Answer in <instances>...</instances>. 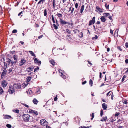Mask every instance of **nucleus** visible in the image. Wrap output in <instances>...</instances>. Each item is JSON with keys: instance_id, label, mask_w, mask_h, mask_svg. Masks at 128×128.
Instances as JSON below:
<instances>
[{"instance_id": "1", "label": "nucleus", "mask_w": 128, "mask_h": 128, "mask_svg": "<svg viewBox=\"0 0 128 128\" xmlns=\"http://www.w3.org/2000/svg\"><path fill=\"white\" fill-rule=\"evenodd\" d=\"M4 66H2V68H3L4 70L3 71V72H2L1 76V78L3 79V78L4 76H5L6 74L7 70H6V68H7V65L6 66V64L5 62H4Z\"/></svg>"}, {"instance_id": "2", "label": "nucleus", "mask_w": 128, "mask_h": 128, "mask_svg": "<svg viewBox=\"0 0 128 128\" xmlns=\"http://www.w3.org/2000/svg\"><path fill=\"white\" fill-rule=\"evenodd\" d=\"M8 92L10 94H13L15 92L14 87L11 85H9V88L8 89Z\"/></svg>"}, {"instance_id": "3", "label": "nucleus", "mask_w": 128, "mask_h": 128, "mask_svg": "<svg viewBox=\"0 0 128 128\" xmlns=\"http://www.w3.org/2000/svg\"><path fill=\"white\" fill-rule=\"evenodd\" d=\"M52 2V8H54L56 6H58L60 4L59 3V2L57 0H53V1Z\"/></svg>"}, {"instance_id": "4", "label": "nucleus", "mask_w": 128, "mask_h": 128, "mask_svg": "<svg viewBox=\"0 0 128 128\" xmlns=\"http://www.w3.org/2000/svg\"><path fill=\"white\" fill-rule=\"evenodd\" d=\"M4 58H2V57H0V60H1V61L2 62V59H3V60L4 61ZM6 60H7V61H6V62H5L4 61V62H5V63L6 64V66L7 65V66L8 65H9L10 62H11V60H10L8 58H6Z\"/></svg>"}, {"instance_id": "5", "label": "nucleus", "mask_w": 128, "mask_h": 128, "mask_svg": "<svg viewBox=\"0 0 128 128\" xmlns=\"http://www.w3.org/2000/svg\"><path fill=\"white\" fill-rule=\"evenodd\" d=\"M30 116L28 114H24L22 115L23 120L25 122H27L30 120Z\"/></svg>"}, {"instance_id": "6", "label": "nucleus", "mask_w": 128, "mask_h": 128, "mask_svg": "<svg viewBox=\"0 0 128 128\" xmlns=\"http://www.w3.org/2000/svg\"><path fill=\"white\" fill-rule=\"evenodd\" d=\"M58 70L60 73V74L61 77L64 79L66 78V75L65 74H63V72H64L60 69Z\"/></svg>"}, {"instance_id": "7", "label": "nucleus", "mask_w": 128, "mask_h": 128, "mask_svg": "<svg viewBox=\"0 0 128 128\" xmlns=\"http://www.w3.org/2000/svg\"><path fill=\"white\" fill-rule=\"evenodd\" d=\"M95 17H94L92 18V20H90L88 22V25L89 26H90L92 24H94L95 22Z\"/></svg>"}, {"instance_id": "8", "label": "nucleus", "mask_w": 128, "mask_h": 128, "mask_svg": "<svg viewBox=\"0 0 128 128\" xmlns=\"http://www.w3.org/2000/svg\"><path fill=\"white\" fill-rule=\"evenodd\" d=\"M40 123L41 125L44 126H45L47 122L45 120L42 119L40 120Z\"/></svg>"}, {"instance_id": "9", "label": "nucleus", "mask_w": 128, "mask_h": 128, "mask_svg": "<svg viewBox=\"0 0 128 128\" xmlns=\"http://www.w3.org/2000/svg\"><path fill=\"white\" fill-rule=\"evenodd\" d=\"M30 113H33L35 116H37L38 114V112L36 111L30 109L29 111Z\"/></svg>"}, {"instance_id": "10", "label": "nucleus", "mask_w": 128, "mask_h": 128, "mask_svg": "<svg viewBox=\"0 0 128 128\" xmlns=\"http://www.w3.org/2000/svg\"><path fill=\"white\" fill-rule=\"evenodd\" d=\"M26 60L24 58H22L19 64V66H21L23 65L26 62Z\"/></svg>"}, {"instance_id": "11", "label": "nucleus", "mask_w": 128, "mask_h": 128, "mask_svg": "<svg viewBox=\"0 0 128 128\" xmlns=\"http://www.w3.org/2000/svg\"><path fill=\"white\" fill-rule=\"evenodd\" d=\"M106 95L108 96H109L110 95L111 96V98L112 100H113V97H114V94L111 91H110L108 92L107 94Z\"/></svg>"}, {"instance_id": "12", "label": "nucleus", "mask_w": 128, "mask_h": 128, "mask_svg": "<svg viewBox=\"0 0 128 128\" xmlns=\"http://www.w3.org/2000/svg\"><path fill=\"white\" fill-rule=\"evenodd\" d=\"M1 84L2 86L4 88L8 84V83L5 80H4L2 81Z\"/></svg>"}, {"instance_id": "13", "label": "nucleus", "mask_w": 128, "mask_h": 128, "mask_svg": "<svg viewBox=\"0 0 128 128\" xmlns=\"http://www.w3.org/2000/svg\"><path fill=\"white\" fill-rule=\"evenodd\" d=\"M14 87L16 89H20L21 87V86L18 84H16V83H14L13 85Z\"/></svg>"}, {"instance_id": "14", "label": "nucleus", "mask_w": 128, "mask_h": 128, "mask_svg": "<svg viewBox=\"0 0 128 128\" xmlns=\"http://www.w3.org/2000/svg\"><path fill=\"white\" fill-rule=\"evenodd\" d=\"M60 23L62 25H65L66 24H68V22L66 21L62 20V19L60 18Z\"/></svg>"}, {"instance_id": "15", "label": "nucleus", "mask_w": 128, "mask_h": 128, "mask_svg": "<svg viewBox=\"0 0 128 128\" xmlns=\"http://www.w3.org/2000/svg\"><path fill=\"white\" fill-rule=\"evenodd\" d=\"M34 58L33 59H34V62L36 64H38L39 65L40 64H41V62L40 61H38V59L36 58Z\"/></svg>"}, {"instance_id": "16", "label": "nucleus", "mask_w": 128, "mask_h": 128, "mask_svg": "<svg viewBox=\"0 0 128 128\" xmlns=\"http://www.w3.org/2000/svg\"><path fill=\"white\" fill-rule=\"evenodd\" d=\"M96 8L100 12H104V10L101 9L98 6L96 7Z\"/></svg>"}, {"instance_id": "17", "label": "nucleus", "mask_w": 128, "mask_h": 128, "mask_svg": "<svg viewBox=\"0 0 128 128\" xmlns=\"http://www.w3.org/2000/svg\"><path fill=\"white\" fill-rule=\"evenodd\" d=\"M102 106L104 110H106L107 107V104L105 103H103L102 104Z\"/></svg>"}, {"instance_id": "18", "label": "nucleus", "mask_w": 128, "mask_h": 128, "mask_svg": "<svg viewBox=\"0 0 128 128\" xmlns=\"http://www.w3.org/2000/svg\"><path fill=\"white\" fill-rule=\"evenodd\" d=\"M100 19L101 22H104L106 21V19L104 16H101V18H100Z\"/></svg>"}, {"instance_id": "19", "label": "nucleus", "mask_w": 128, "mask_h": 128, "mask_svg": "<svg viewBox=\"0 0 128 128\" xmlns=\"http://www.w3.org/2000/svg\"><path fill=\"white\" fill-rule=\"evenodd\" d=\"M28 20H29L27 17H25L23 20V22L24 23H26Z\"/></svg>"}, {"instance_id": "20", "label": "nucleus", "mask_w": 128, "mask_h": 128, "mask_svg": "<svg viewBox=\"0 0 128 128\" xmlns=\"http://www.w3.org/2000/svg\"><path fill=\"white\" fill-rule=\"evenodd\" d=\"M102 119L101 120H100L102 122H103L104 121L106 122L107 119V118L106 116L105 117H104L102 118Z\"/></svg>"}, {"instance_id": "21", "label": "nucleus", "mask_w": 128, "mask_h": 128, "mask_svg": "<svg viewBox=\"0 0 128 128\" xmlns=\"http://www.w3.org/2000/svg\"><path fill=\"white\" fill-rule=\"evenodd\" d=\"M45 0H40L37 3V5L42 4Z\"/></svg>"}, {"instance_id": "22", "label": "nucleus", "mask_w": 128, "mask_h": 128, "mask_svg": "<svg viewBox=\"0 0 128 128\" xmlns=\"http://www.w3.org/2000/svg\"><path fill=\"white\" fill-rule=\"evenodd\" d=\"M31 78L32 77L30 76H28L26 78L27 82H29Z\"/></svg>"}, {"instance_id": "23", "label": "nucleus", "mask_w": 128, "mask_h": 128, "mask_svg": "<svg viewBox=\"0 0 128 128\" xmlns=\"http://www.w3.org/2000/svg\"><path fill=\"white\" fill-rule=\"evenodd\" d=\"M11 117V116L10 115H5L4 117V118L6 119H9Z\"/></svg>"}, {"instance_id": "24", "label": "nucleus", "mask_w": 128, "mask_h": 128, "mask_svg": "<svg viewBox=\"0 0 128 128\" xmlns=\"http://www.w3.org/2000/svg\"><path fill=\"white\" fill-rule=\"evenodd\" d=\"M32 101L34 104H37L38 102V101L35 98H34L33 100Z\"/></svg>"}, {"instance_id": "25", "label": "nucleus", "mask_w": 128, "mask_h": 128, "mask_svg": "<svg viewBox=\"0 0 128 128\" xmlns=\"http://www.w3.org/2000/svg\"><path fill=\"white\" fill-rule=\"evenodd\" d=\"M29 52L30 54L32 55V56H34L36 57V56L34 52L32 51H29Z\"/></svg>"}, {"instance_id": "26", "label": "nucleus", "mask_w": 128, "mask_h": 128, "mask_svg": "<svg viewBox=\"0 0 128 128\" xmlns=\"http://www.w3.org/2000/svg\"><path fill=\"white\" fill-rule=\"evenodd\" d=\"M104 16H109L110 14L109 13H104L103 14Z\"/></svg>"}, {"instance_id": "27", "label": "nucleus", "mask_w": 128, "mask_h": 128, "mask_svg": "<svg viewBox=\"0 0 128 128\" xmlns=\"http://www.w3.org/2000/svg\"><path fill=\"white\" fill-rule=\"evenodd\" d=\"M53 25L55 29L56 30L58 29V26L56 24V25L54 24Z\"/></svg>"}, {"instance_id": "28", "label": "nucleus", "mask_w": 128, "mask_h": 128, "mask_svg": "<svg viewBox=\"0 0 128 128\" xmlns=\"http://www.w3.org/2000/svg\"><path fill=\"white\" fill-rule=\"evenodd\" d=\"M26 70L29 72L32 71V69H31V67H28L26 68Z\"/></svg>"}, {"instance_id": "29", "label": "nucleus", "mask_w": 128, "mask_h": 128, "mask_svg": "<svg viewBox=\"0 0 128 128\" xmlns=\"http://www.w3.org/2000/svg\"><path fill=\"white\" fill-rule=\"evenodd\" d=\"M57 16L59 18H62V14L60 13H58L56 14L55 15V16Z\"/></svg>"}, {"instance_id": "30", "label": "nucleus", "mask_w": 128, "mask_h": 128, "mask_svg": "<svg viewBox=\"0 0 128 128\" xmlns=\"http://www.w3.org/2000/svg\"><path fill=\"white\" fill-rule=\"evenodd\" d=\"M50 62L52 65L54 66L55 64V62H54V60H52L50 61Z\"/></svg>"}, {"instance_id": "31", "label": "nucleus", "mask_w": 128, "mask_h": 128, "mask_svg": "<svg viewBox=\"0 0 128 128\" xmlns=\"http://www.w3.org/2000/svg\"><path fill=\"white\" fill-rule=\"evenodd\" d=\"M89 84L91 85V86H92L93 82L91 79H90L89 82Z\"/></svg>"}, {"instance_id": "32", "label": "nucleus", "mask_w": 128, "mask_h": 128, "mask_svg": "<svg viewBox=\"0 0 128 128\" xmlns=\"http://www.w3.org/2000/svg\"><path fill=\"white\" fill-rule=\"evenodd\" d=\"M52 20L54 24L55 22V20L54 18L53 15L52 16Z\"/></svg>"}, {"instance_id": "33", "label": "nucleus", "mask_w": 128, "mask_h": 128, "mask_svg": "<svg viewBox=\"0 0 128 128\" xmlns=\"http://www.w3.org/2000/svg\"><path fill=\"white\" fill-rule=\"evenodd\" d=\"M47 14V12L46 9L44 10V16H46Z\"/></svg>"}, {"instance_id": "34", "label": "nucleus", "mask_w": 128, "mask_h": 128, "mask_svg": "<svg viewBox=\"0 0 128 128\" xmlns=\"http://www.w3.org/2000/svg\"><path fill=\"white\" fill-rule=\"evenodd\" d=\"M13 112H14L18 113H19V110L17 109L14 110H13Z\"/></svg>"}, {"instance_id": "35", "label": "nucleus", "mask_w": 128, "mask_h": 128, "mask_svg": "<svg viewBox=\"0 0 128 128\" xmlns=\"http://www.w3.org/2000/svg\"><path fill=\"white\" fill-rule=\"evenodd\" d=\"M6 126L8 128H11L12 127V126L10 124H8Z\"/></svg>"}, {"instance_id": "36", "label": "nucleus", "mask_w": 128, "mask_h": 128, "mask_svg": "<svg viewBox=\"0 0 128 128\" xmlns=\"http://www.w3.org/2000/svg\"><path fill=\"white\" fill-rule=\"evenodd\" d=\"M80 35H79V36L80 38H82L83 36V34L82 32H80Z\"/></svg>"}, {"instance_id": "37", "label": "nucleus", "mask_w": 128, "mask_h": 128, "mask_svg": "<svg viewBox=\"0 0 128 128\" xmlns=\"http://www.w3.org/2000/svg\"><path fill=\"white\" fill-rule=\"evenodd\" d=\"M74 32L75 33H76L78 32H79V30L77 29H75L73 30Z\"/></svg>"}, {"instance_id": "38", "label": "nucleus", "mask_w": 128, "mask_h": 128, "mask_svg": "<svg viewBox=\"0 0 128 128\" xmlns=\"http://www.w3.org/2000/svg\"><path fill=\"white\" fill-rule=\"evenodd\" d=\"M98 38V36L96 35L94 37H93L92 38V40H95L97 39Z\"/></svg>"}, {"instance_id": "39", "label": "nucleus", "mask_w": 128, "mask_h": 128, "mask_svg": "<svg viewBox=\"0 0 128 128\" xmlns=\"http://www.w3.org/2000/svg\"><path fill=\"white\" fill-rule=\"evenodd\" d=\"M66 32L68 34H70V33L71 32L70 30L68 29H66Z\"/></svg>"}, {"instance_id": "40", "label": "nucleus", "mask_w": 128, "mask_h": 128, "mask_svg": "<svg viewBox=\"0 0 128 128\" xmlns=\"http://www.w3.org/2000/svg\"><path fill=\"white\" fill-rule=\"evenodd\" d=\"M91 116L92 118H91L90 119L91 120H92L94 117V113H93L92 114Z\"/></svg>"}, {"instance_id": "41", "label": "nucleus", "mask_w": 128, "mask_h": 128, "mask_svg": "<svg viewBox=\"0 0 128 128\" xmlns=\"http://www.w3.org/2000/svg\"><path fill=\"white\" fill-rule=\"evenodd\" d=\"M27 84H26L24 83H23L22 84V86L24 88H25L27 85Z\"/></svg>"}, {"instance_id": "42", "label": "nucleus", "mask_w": 128, "mask_h": 128, "mask_svg": "<svg viewBox=\"0 0 128 128\" xmlns=\"http://www.w3.org/2000/svg\"><path fill=\"white\" fill-rule=\"evenodd\" d=\"M120 114V113L119 112H116V113L115 114V116H118Z\"/></svg>"}, {"instance_id": "43", "label": "nucleus", "mask_w": 128, "mask_h": 128, "mask_svg": "<svg viewBox=\"0 0 128 128\" xmlns=\"http://www.w3.org/2000/svg\"><path fill=\"white\" fill-rule=\"evenodd\" d=\"M103 110H101L100 111V116L101 117L103 115Z\"/></svg>"}, {"instance_id": "44", "label": "nucleus", "mask_w": 128, "mask_h": 128, "mask_svg": "<svg viewBox=\"0 0 128 128\" xmlns=\"http://www.w3.org/2000/svg\"><path fill=\"white\" fill-rule=\"evenodd\" d=\"M39 67H37L34 68V72H35L36 71L38 70L39 69Z\"/></svg>"}, {"instance_id": "45", "label": "nucleus", "mask_w": 128, "mask_h": 128, "mask_svg": "<svg viewBox=\"0 0 128 128\" xmlns=\"http://www.w3.org/2000/svg\"><path fill=\"white\" fill-rule=\"evenodd\" d=\"M74 8H72V9L71 10V14L72 15L73 14H72V12H73L74 11Z\"/></svg>"}, {"instance_id": "46", "label": "nucleus", "mask_w": 128, "mask_h": 128, "mask_svg": "<svg viewBox=\"0 0 128 128\" xmlns=\"http://www.w3.org/2000/svg\"><path fill=\"white\" fill-rule=\"evenodd\" d=\"M107 4L106 3L105 5V7L106 8V9H109V5L108 4L107 6H106Z\"/></svg>"}, {"instance_id": "47", "label": "nucleus", "mask_w": 128, "mask_h": 128, "mask_svg": "<svg viewBox=\"0 0 128 128\" xmlns=\"http://www.w3.org/2000/svg\"><path fill=\"white\" fill-rule=\"evenodd\" d=\"M93 27L94 28V30H96V29H98L99 28V27H97V25H96V27L94 25H93Z\"/></svg>"}, {"instance_id": "48", "label": "nucleus", "mask_w": 128, "mask_h": 128, "mask_svg": "<svg viewBox=\"0 0 128 128\" xmlns=\"http://www.w3.org/2000/svg\"><path fill=\"white\" fill-rule=\"evenodd\" d=\"M117 48L120 51H122V50L121 48L120 47V46H118L117 47Z\"/></svg>"}, {"instance_id": "49", "label": "nucleus", "mask_w": 128, "mask_h": 128, "mask_svg": "<svg viewBox=\"0 0 128 128\" xmlns=\"http://www.w3.org/2000/svg\"><path fill=\"white\" fill-rule=\"evenodd\" d=\"M102 74L101 72H100L99 77L100 78V80H100L101 79Z\"/></svg>"}, {"instance_id": "50", "label": "nucleus", "mask_w": 128, "mask_h": 128, "mask_svg": "<svg viewBox=\"0 0 128 128\" xmlns=\"http://www.w3.org/2000/svg\"><path fill=\"white\" fill-rule=\"evenodd\" d=\"M13 58L14 59V60H17V58L16 57V56L15 55H14L13 56Z\"/></svg>"}, {"instance_id": "51", "label": "nucleus", "mask_w": 128, "mask_h": 128, "mask_svg": "<svg viewBox=\"0 0 128 128\" xmlns=\"http://www.w3.org/2000/svg\"><path fill=\"white\" fill-rule=\"evenodd\" d=\"M17 30H14L12 31V33H15L16 32Z\"/></svg>"}, {"instance_id": "52", "label": "nucleus", "mask_w": 128, "mask_h": 128, "mask_svg": "<svg viewBox=\"0 0 128 128\" xmlns=\"http://www.w3.org/2000/svg\"><path fill=\"white\" fill-rule=\"evenodd\" d=\"M125 46L126 48H128V42H126L125 44Z\"/></svg>"}, {"instance_id": "53", "label": "nucleus", "mask_w": 128, "mask_h": 128, "mask_svg": "<svg viewBox=\"0 0 128 128\" xmlns=\"http://www.w3.org/2000/svg\"><path fill=\"white\" fill-rule=\"evenodd\" d=\"M55 20H56V24L58 26H59V25L58 24V20H57V19H56Z\"/></svg>"}, {"instance_id": "54", "label": "nucleus", "mask_w": 128, "mask_h": 128, "mask_svg": "<svg viewBox=\"0 0 128 128\" xmlns=\"http://www.w3.org/2000/svg\"><path fill=\"white\" fill-rule=\"evenodd\" d=\"M10 62H11V63L12 64V65L11 66H13V67H14V65H13V64L14 63V62L13 61L11 60Z\"/></svg>"}, {"instance_id": "55", "label": "nucleus", "mask_w": 128, "mask_h": 128, "mask_svg": "<svg viewBox=\"0 0 128 128\" xmlns=\"http://www.w3.org/2000/svg\"><path fill=\"white\" fill-rule=\"evenodd\" d=\"M124 100V102H123V103L125 104H127L128 103V102H127V100Z\"/></svg>"}, {"instance_id": "56", "label": "nucleus", "mask_w": 128, "mask_h": 128, "mask_svg": "<svg viewBox=\"0 0 128 128\" xmlns=\"http://www.w3.org/2000/svg\"><path fill=\"white\" fill-rule=\"evenodd\" d=\"M108 16H109L108 17V18H109V19L110 20H111L112 21L113 20L112 18V16H110V15Z\"/></svg>"}, {"instance_id": "57", "label": "nucleus", "mask_w": 128, "mask_h": 128, "mask_svg": "<svg viewBox=\"0 0 128 128\" xmlns=\"http://www.w3.org/2000/svg\"><path fill=\"white\" fill-rule=\"evenodd\" d=\"M13 68H10L9 70V72L8 73H10V72H11L12 71V69Z\"/></svg>"}, {"instance_id": "58", "label": "nucleus", "mask_w": 128, "mask_h": 128, "mask_svg": "<svg viewBox=\"0 0 128 128\" xmlns=\"http://www.w3.org/2000/svg\"><path fill=\"white\" fill-rule=\"evenodd\" d=\"M22 104L24 106L26 107L27 108H28V107H29L26 104Z\"/></svg>"}, {"instance_id": "59", "label": "nucleus", "mask_w": 128, "mask_h": 128, "mask_svg": "<svg viewBox=\"0 0 128 128\" xmlns=\"http://www.w3.org/2000/svg\"><path fill=\"white\" fill-rule=\"evenodd\" d=\"M75 6L76 8H78V3H76L75 4Z\"/></svg>"}, {"instance_id": "60", "label": "nucleus", "mask_w": 128, "mask_h": 128, "mask_svg": "<svg viewBox=\"0 0 128 128\" xmlns=\"http://www.w3.org/2000/svg\"><path fill=\"white\" fill-rule=\"evenodd\" d=\"M84 5H82L81 7V9L84 10Z\"/></svg>"}, {"instance_id": "61", "label": "nucleus", "mask_w": 128, "mask_h": 128, "mask_svg": "<svg viewBox=\"0 0 128 128\" xmlns=\"http://www.w3.org/2000/svg\"><path fill=\"white\" fill-rule=\"evenodd\" d=\"M3 92L2 88L0 87V94H2Z\"/></svg>"}, {"instance_id": "62", "label": "nucleus", "mask_w": 128, "mask_h": 128, "mask_svg": "<svg viewBox=\"0 0 128 128\" xmlns=\"http://www.w3.org/2000/svg\"><path fill=\"white\" fill-rule=\"evenodd\" d=\"M67 37H68L70 39H72V38L71 37V36L69 35H67Z\"/></svg>"}, {"instance_id": "63", "label": "nucleus", "mask_w": 128, "mask_h": 128, "mask_svg": "<svg viewBox=\"0 0 128 128\" xmlns=\"http://www.w3.org/2000/svg\"><path fill=\"white\" fill-rule=\"evenodd\" d=\"M36 25V27L37 28L39 26V25L38 24H35Z\"/></svg>"}, {"instance_id": "64", "label": "nucleus", "mask_w": 128, "mask_h": 128, "mask_svg": "<svg viewBox=\"0 0 128 128\" xmlns=\"http://www.w3.org/2000/svg\"><path fill=\"white\" fill-rule=\"evenodd\" d=\"M125 62L126 64L128 63V59H126L125 60Z\"/></svg>"}]
</instances>
